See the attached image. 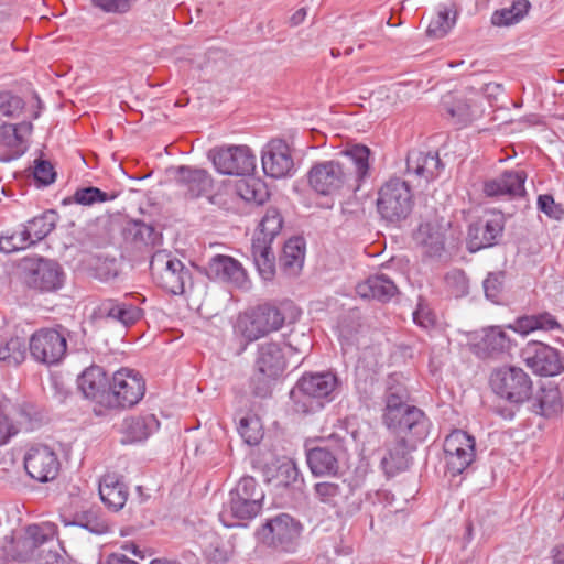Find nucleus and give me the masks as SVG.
<instances>
[{
	"mask_svg": "<svg viewBox=\"0 0 564 564\" xmlns=\"http://www.w3.org/2000/svg\"><path fill=\"white\" fill-rule=\"evenodd\" d=\"M142 315L143 311L132 303L117 299H105L93 310L91 319L99 323L119 324L129 328L138 323Z\"/></svg>",
	"mask_w": 564,
	"mask_h": 564,
	"instance_id": "17",
	"label": "nucleus"
},
{
	"mask_svg": "<svg viewBox=\"0 0 564 564\" xmlns=\"http://www.w3.org/2000/svg\"><path fill=\"white\" fill-rule=\"evenodd\" d=\"M456 14V6L452 0L440 2L436 7V18L427 26V35L434 39L444 37L455 25Z\"/></svg>",
	"mask_w": 564,
	"mask_h": 564,
	"instance_id": "36",
	"label": "nucleus"
},
{
	"mask_svg": "<svg viewBox=\"0 0 564 564\" xmlns=\"http://www.w3.org/2000/svg\"><path fill=\"white\" fill-rule=\"evenodd\" d=\"M33 246L32 240L26 236L25 229L14 231L11 235L0 236V251L11 253Z\"/></svg>",
	"mask_w": 564,
	"mask_h": 564,
	"instance_id": "53",
	"label": "nucleus"
},
{
	"mask_svg": "<svg viewBox=\"0 0 564 564\" xmlns=\"http://www.w3.org/2000/svg\"><path fill=\"white\" fill-rule=\"evenodd\" d=\"M286 368V357L281 343L263 341L257 347L253 361L251 387L254 395L267 398L271 394V383L282 376Z\"/></svg>",
	"mask_w": 564,
	"mask_h": 564,
	"instance_id": "4",
	"label": "nucleus"
},
{
	"mask_svg": "<svg viewBox=\"0 0 564 564\" xmlns=\"http://www.w3.org/2000/svg\"><path fill=\"white\" fill-rule=\"evenodd\" d=\"M376 205L384 221L399 226L409 218L414 207L410 184L401 177H391L379 188Z\"/></svg>",
	"mask_w": 564,
	"mask_h": 564,
	"instance_id": "5",
	"label": "nucleus"
},
{
	"mask_svg": "<svg viewBox=\"0 0 564 564\" xmlns=\"http://www.w3.org/2000/svg\"><path fill=\"white\" fill-rule=\"evenodd\" d=\"M303 531L302 523L288 513H279L265 520L256 531L257 539L268 547L281 552H295Z\"/></svg>",
	"mask_w": 564,
	"mask_h": 564,
	"instance_id": "6",
	"label": "nucleus"
},
{
	"mask_svg": "<svg viewBox=\"0 0 564 564\" xmlns=\"http://www.w3.org/2000/svg\"><path fill=\"white\" fill-rule=\"evenodd\" d=\"M159 427L160 422L154 414L130 416L123 421V443L142 442Z\"/></svg>",
	"mask_w": 564,
	"mask_h": 564,
	"instance_id": "33",
	"label": "nucleus"
},
{
	"mask_svg": "<svg viewBox=\"0 0 564 564\" xmlns=\"http://www.w3.org/2000/svg\"><path fill=\"white\" fill-rule=\"evenodd\" d=\"M527 177L523 170H506L496 177L486 180L482 184V192L487 197L492 198L521 197L525 194Z\"/></svg>",
	"mask_w": 564,
	"mask_h": 564,
	"instance_id": "24",
	"label": "nucleus"
},
{
	"mask_svg": "<svg viewBox=\"0 0 564 564\" xmlns=\"http://www.w3.org/2000/svg\"><path fill=\"white\" fill-rule=\"evenodd\" d=\"M261 159L264 173L273 178L290 176L295 171L291 149L284 140H271Z\"/></svg>",
	"mask_w": 564,
	"mask_h": 564,
	"instance_id": "23",
	"label": "nucleus"
},
{
	"mask_svg": "<svg viewBox=\"0 0 564 564\" xmlns=\"http://www.w3.org/2000/svg\"><path fill=\"white\" fill-rule=\"evenodd\" d=\"M505 225L501 216L469 225L467 248L470 252L495 246L502 236Z\"/></svg>",
	"mask_w": 564,
	"mask_h": 564,
	"instance_id": "27",
	"label": "nucleus"
},
{
	"mask_svg": "<svg viewBox=\"0 0 564 564\" xmlns=\"http://www.w3.org/2000/svg\"><path fill=\"white\" fill-rule=\"evenodd\" d=\"M521 358L533 373L541 377H554L564 371L561 351L541 341H529L521 350Z\"/></svg>",
	"mask_w": 564,
	"mask_h": 564,
	"instance_id": "14",
	"label": "nucleus"
},
{
	"mask_svg": "<svg viewBox=\"0 0 564 564\" xmlns=\"http://www.w3.org/2000/svg\"><path fill=\"white\" fill-rule=\"evenodd\" d=\"M56 534V527L53 523L30 524L25 531V544L35 549L46 543Z\"/></svg>",
	"mask_w": 564,
	"mask_h": 564,
	"instance_id": "50",
	"label": "nucleus"
},
{
	"mask_svg": "<svg viewBox=\"0 0 564 564\" xmlns=\"http://www.w3.org/2000/svg\"><path fill=\"white\" fill-rule=\"evenodd\" d=\"M58 215L55 210H46L35 216L23 226L26 236L32 240V245L43 240L56 227Z\"/></svg>",
	"mask_w": 564,
	"mask_h": 564,
	"instance_id": "39",
	"label": "nucleus"
},
{
	"mask_svg": "<svg viewBox=\"0 0 564 564\" xmlns=\"http://www.w3.org/2000/svg\"><path fill=\"white\" fill-rule=\"evenodd\" d=\"M534 408L535 413L542 416L552 417L557 415L562 411L560 390L557 388L541 389L536 397Z\"/></svg>",
	"mask_w": 564,
	"mask_h": 564,
	"instance_id": "44",
	"label": "nucleus"
},
{
	"mask_svg": "<svg viewBox=\"0 0 564 564\" xmlns=\"http://www.w3.org/2000/svg\"><path fill=\"white\" fill-rule=\"evenodd\" d=\"M339 379L333 371L304 372L290 391L292 410L301 415L321 411L334 400Z\"/></svg>",
	"mask_w": 564,
	"mask_h": 564,
	"instance_id": "2",
	"label": "nucleus"
},
{
	"mask_svg": "<svg viewBox=\"0 0 564 564\" xmlns=\"http://www.w3.org/2000/svg\"><path fill=\"white\" fill-rule=\"evenodd\" d=\"M506 273L503 271L489 272L482 282L484 292L492 303L500 304L505 290Z\"/></svg>",
	"mask_w": 564,
	"mask_h": 564,
	"instance_id": "51",
	"label": "nucleus"
},
{
	"mask_svg": "<svg viewBox=\"0 0 564 564\" xmlns=\"http://www.w3.org/2000/svg\"><path fill=\"white\" fill-rule=\"evenodd\" d=\"M208 158L224 175H249L256 169V155L247 145L216 148L209 151Z\"/></svg>",
	"mask_w": 564,
	"mask_h": 564,
	"instance_id": "13",
	"label": "nucleus"
},
{
	"mask_svg": "<svg viewBox=\"0 0 564 564\" xmlns=\"http://www.w3.org/2000/svg\"><path fill=\"white\" fill-rule=\"evenodd\" d=\"M357 294L364 299L377 300L382 303L389 302L398 294L395 283L386 274L369 276L356 286Z\"/></svg>",
	"mask_w": 564,
	"mask_h": 564,
	"instance_id": "29",
	"label": "nucleus"
},
{
	"mask_svg": "<svg viewBox=\"0 0 564 564\" xmlns=\"http://www.w3.org/2000/svg\"><path fill=\"white\" fill-rule=\"evenodd\" d=\"M476 441L463 430H454L444 440V456L447 470L453 475H459L475 460Z\"/></svg>",
	"mask_w": 564,
	"mask_h": 564,
	"instance_id": "15",
	"label": "nucleus"
},
{
	"mask_svg": "<svg viewBox=\"0 0 564 564\" xmlns=\"http://www.w3.org/2000/svg\"><path fill=\"white\" fill-rule=\"evenodd\" d=\"M32 175L37 187L48 186L54 183L56 178V172L53 164L43 159H36L34 161Z\"/></svg>",
	"mask_w": 564,
	"mask_h": 564,
	"instance_id": "54",
	"label": "nucleus"
},
{
	"mask_svg": "<svg viewBox=\"0 0 564 564\" xmlns=\"http://www.w3.org/2000/svg\"><path fill=\"white\" fill-rule=\"evenodd\" d=\"M110 381L105 369L97 365L86 368L77 379L78 389L85 398L107 408Z\"/></svg>",
	"mask_w": 564,
	"mask_h": 564,
	"instance_id": "26",
	"label": "nucleus"
},
{
	"mask_svg": "<svg viewBox=\"0 0 564 564\" xmlns=\"http://www.w3.org/2000/svg\"><path fill=\"white\" fill-rule=\"evenodd\" d=\"M264 492L251 476L242 477L229 492V499L219 513L220 521L227 528L240 525V521L256 518L261 509Z\"/></svg>",
	"mask_w": 564,
	"mask_h": 564,
	"instance_id": "3",
	"label": "nucleus"
},
{
	"mask_svg": "<svg viewBox=\"0 0 564 564\" xmlns=\"http://www.w3.org/2000/svg\"><path fill=\"white\" fill-rule=\"evenodd\" d=\"M339 341L341 344L343 351L346 354L347 351L356 348L358 345V332L356 329H351L346 325L339 326Z\"/></svg>",
	"mask_w": 564,
	"mask_h": 564,
	"instance_id": "63",
	"label": "nucleus"
},
{
	"mask_svg": "<svg viewBox=\"0 0 564 564\" xmlns=\"http://www.w3.org/2000/svg\"><path fill=\"white\" fill-rule=\"evenodd\" d=\"M306 243L303 237H292L283 246L280 269L288 276H296L303 269Z\"/></svg>",
	"mask_w": 564,
	"mask_h": 564,
	"instance_id": "30",
	"label": "nucleus"
},
{
	"mask_svg": "<svg viewBox=\"0 0 564 564\" xmlns=\"http://www.w3.org/2000/svg\"><path fill=\"white\" fill-rule=\"evenodd\" d=\"M284 319L283 313L276 306L263 304L240 317L238 328L247 340L254 341L279 330Z\"/></svg>",
	"mask_w": 564,
	"mask_h": 564,
	"instance_id": "12",
	"label": "nucleus"
},
{
	"mask_svg": "<svg viewBox=\"0 0 564 564\" xmlns=\"http://www.w3.org/2000/svg\"><path fill=\"white\" fill-rule=\"evenodd\" d=\"M137 0H90L91 6L105 13L124 14Z\"/></svg>",
	"mask_w": 564,
	"mask_h": 564,
	"instance_id": "56",
	"label": "nucleus"
},
{
	"mask_svg": "<svg viewBox=\"0 0 564 564\" xmlns=\"http://www.w3.org/2000/svg\"><path fill=\"white\" fill-rule=\"evenodd\" d=\"M33 131L30 121H22L18 124L3 123L0 126V161L9 162L22 156L29 148V137Z\"/></svg>",
	"mask_w": 564,
	"mask_h": 564,
	"instance_id": "22",
	"label": "nucleus"
},
{
	"mask_svg": "<svg viewBox=\"0 0 564 564\" xmlns=\"http://www.w3.org/2000/svg\"><path fill=\"white\" fill-rule=\"evenodd\" d=\"M251 253L260 276L271 281L275 275V256L271 243H262L259 238H253Z\"/></svg>",
	"mask_w": 564,
	"mask_h": 564,
	"instance_id": "38",
	"label": "nucleus"
},
{
	"mask_svg": "<svg viewBox=\"0 0 564 564\" xmlns=\"http://www.w3.org/2000/svg\"><path fill=\"white\" fill-rule=\"evenodd\" d=\"M442 108L459 127L466 126L474 119L471 105L466 99H456L453 95H446L442 99Z\"/></svg>",
	"mask_w": 564,
	"mask_h": 564,
	"instance_id": "42",
	"label": "nucleus"
},
{
	"mask_svg": "<svg viewBox=\"0 0 564 564\" xmlns=\"http://www.w3.org/2000/svg\"><path fill=\"white\" fill-rule=\"evenodd\" d=\"M413 322L421 328L429 329L435 325L434 314L422 304L413 312Z\"/></svg>",
	"mask_w": 564,
	"mask_h": 564,
	"instance_id": "64",
	"label": "nucleus"
},
{
	"mask_svg": "<svg viewBox=\"0 0 564 564\" xmlns=\"http://www.w3.org/2000/svg\"><path fill=\"white\" fill-rule=\"evenodd\" d=\"M414 240L422 248L424 257L441 258L444 248V235L430 223L421 224L414 234Z\"/></svg>",
	"mask_w": 564,
	"mask_h": 564,
	"instance_id": "35",
	"label": "nucleus"
},
{
	"mask_svg": "<svg viewBox=\"0 0 564 564\" xmlns=\"http://www.w3.org/2000/svg\"><path fill=\"white\" fill-rule=\"evenodd\" d=\"M442 161L437 153L410 151L406 158V172L415 174L426 181L434 178L437 175Z\"/></svg>",
	"mask_w": 564,
	"mask_h": 564,
	"instance_id": "32",
	"label": "nucleus"
},
{
	"mask_svg": "<svg viewBox=\"0 0 564 564\" xmlns=\"http://www.w3.org/2000/svg\"><path fill=\"white\" fill-rule=\"evenodd\" d=\"M492 391L512 404L528 401L533 391L530 376L520 367L505 366L496 369L490 376Z\"/></svg>",
	"mask_w": 564,
	"mask_h": 564,
	"instance_id": "10",
	"label": "nucleus"
},
{
	"mask_svg": "<svg viewBox=\"0 0 564 564\" xmlns=\"http://www.w3.org/2000/svg\"><path fill=\"white\" fill-rule=\"evenodd\" d=\"M531 8L529 0H514L509 8L496 10L491 23L496 26H509L521 21Z\"/></svg>",
	"mask_w": 564,
	"mask_h": 564,
	"instance_id": "43",
	"label": "nucleus"
},
{
	"mask_svg": "<svg viewBox=\"0 0 564 564\" xmlns=\"http://www.w3.org/2000/svg\"><path fill=\"white\" fill-rule=\"evenodd\" d=\"M286 346L289 348L290 357L294 355L306 356L310 352L313 344L308 335L301 333L291 336L286 343Z\"/></svg>",
	"mask_w": 564,
	"mask_h": 564,
	"instance_id": "58",
	"label": "nucleus"
},
{
	"mask_svg": "<svg viewBox=\"0 0 564 564\" xmlns=\"http://www.w3.org/2000/svg\"><path fill=\"white\" fill-rule=\"evenodd\" d=\"M65 273L54 260L40 258L29 269L26 283L31 289L43 293L56 292L63 288Z\"/></svg>",
	"mask_w": 564,
	"mask_h": 564,
	"instance_id": "20",
	"label": "nucleus"
},
{
	"mask_svg": "<svg viewBox=\"0 0 564 564\" xmlns=\"http://www.w3.org/2000/svg\"><path fill=\"white\" fill-rule=\"evenodd\" d=\"M445 283L455 297H463L469 293V280L466 273L460 269H453L445 275Z\"/></svg>",
	"mask_w": 564,
	"mask_h": 564,
	"instance_id": "52",
	"label": "nucleus"
},
{
	"mask_svg": "<svg viewBox=\"0 0 564 564\" xmlns=\"http://www.w3.org/2000/svg\"><path fill=\"white\" fill-rule=\"evenodd\" d=\"M512 346L509 335L499 326H492L484 330L480 341L477 344L484 357H490L507 352Z\"/></svg>",
	"mask_w": 564,
	"mask_h": 564,
	"instance_id": "37",
	"label": "nucleus"
},
{
	"mask_svg": "<svg viewBox=\"0 0 564 564\" xmlns=\"http://www.w3.org/2000/svg\"><path fill=\"white\" fill-rule=\"evenodd\" d=\"M128 488L115 474L105 475L99 482L101 501L113 511L122 509L128 499Z\"/></svg>",
	"mask_w": 564,
	"mask_h": 564,
	"instance_id": "31",
	"label": "nucleus"
},
{
	"mask_svg": "<svg viewBox=\"0 0 564 564\" xmlns=\"http://www.w3.org/2000/svg\"><path fill=\"white\" fill-rule=\"evenodd\" d=\"M517 326L525 334L534 330H553L561 327L555 316L549 312L519 317L517 319Z\"/></svg>",
	"mask_w": 564,
	"mask_h": 564,
	"instance_id": "45",
	"label": "nucleus"
},
{
	"mask_svg": "<svg viewBox=\"0 0 564 564\" xmlns=\"http://www.w3.org/2000/svg\"><path fill=\"white\" fill-rule=\"evenodd\" d=\"M283 227V217L278 208L269 207L261 218L259 228L254 232L253 238H259L262 243H271L281 232Z\"/></svg>",
	"mask_w": 564,
	"mask_h": 564,
	"instance_id": "40",
	"label": "nucleus"
},
{
	"mask_svg": "<svg viewBox=\"0 0 564 564\" xmlns=\"http://www.w3.org/2000/svg\"><path fill=\"white\" fill-rule=\"evenodd\" d=\"M370 149L355 144L341 151L339 159L315 163L307 172L310 187L324 196H340L359 191L369 175Z\"/></svg>",
	"mask_w": 564,
	"mask_h": 564,
	"instance_id": "1",
	"label": "nucleus"
},
{
	"mask_svg": "<svg viewBox=\"0 0 564 564\" xmlns=\"http://www.w3.org/2000/svg\"><path fill=\"white\" fill-rule=\"evenodd\" d=\"M408 399L409 393L404 387H390L386 392L383 421L387 420V417H391L400 413V411L411 406L410 404H406Z\"/></svg>",
	"mask_w": 564,
	"mask_h": 564,
	"instance_id": "49",
	"label": "nucleus"
},
{
	"mask_svg": "<svg viewBox=\"0 0 564 564\" xmlns=\"http://www.w3.org/2000/svg\"><path fill=\"white\" fill-rule=\"evenodd\" d=\"M124 240L135 248L154 247L161 243L162 234L142 220H131L123 229Z\"/></svg>",
	"mask_w": 564,
	"mask_h": 564,
	"instance_id": "34",
	"label": "nucleus"
},
{
	"mask_svg": "<svg viewBox=\"0 0 564 564\" xmlns=\"http://www.w3.org/2000/svg\"><path fill=\"white\" fill-rule=\"evenodd\" d=\"M150 272L154 282L173 295L183 294L186 285L192 284L191 270L166 250H158L152 254Z\"/></svg>",
	"mask_w": 564,
	"mask_h": 564,
	"instance_id": "7",
	"label": "nucleus"
},
{
	"mask_svg": "<svg viewBox=\"0 0 564 564\" xmlns=\"http://www.w3.org/2000/svg\"><path fill=\"white\" fill-rule=\"evenodd\" d=\"M118 197V193L112 192H104L98 187L87 186L80 187L75 191L72 196V200L76 204L83 206H91L96 203H105L113 200Z\"/></svg>",
	"mask_w": 564,
	"mask_h": 564,
	"instance_id": "46",
	"label": "nucleus"
},
{
	"mask_svg": "<svg viewBox=\"0 0 564 564\" xmlns=\"http://www.w3.org/2000/svg\"><path fill=\"white\" fill-rule=\"evenodd\" d=\"M24 468L32 479L40 482H48L57 477L61 463L56 453L51 447L36 445L26 453Z\"/></svg>",
	"mask_w": 564,
	"mask_h": 564,
	"instance_id": "18",
	"label": "nucleus"
},
{
	"mask_svg": "<svg viewBox=\"0 0 564 564\" xmlns=\"http://www.w3.org/2000/svg\"><path fill=\"white\" fill-rule=\"evenodd\" d=\"M538 208L554 219H561L564 210L555 203L552 195L544 194L538 197Z\"/></svg>",
	"mask_w": 564,
	"mask_h": 564,
	"instance_id": "62",
	"label": "nucleus"
},
{
	"mask_svg": "<svg viewBox=\"0 0 564 564\" xmlns=\"http://www.w3.org/2000/svg\"><path fill=\"white\" fill-rule=\"evenodd\" d=\"M145 393L143 376L130 368H121L112 373L108 393V409H130L138 404Z\"/></svg>",
	"mask_w": 564,
	"mask_h": 564,
	"instance_id": "11",
	"label": "nucleus"
},
{
	"mask_svg": "<svg viewBox=\"0 0 564 564\" xmlns=\"http://www.w3.org/2000/svg\"><path fill=\"white\" fill-rule=\"evenodd\" d=\"M237 430L243 442L250 446L258 445L263 437L262 423L253 414L241 417Z\"/></svg>",
	"mask_w": 564,
	"mask_h": 564,
	"instance_id": "47",
	"label": "nucleus"
},
{
	"mask_svg": "<svg viewBox=\"0 0 564 564\" xmlns=\"http://www.w3.org/2000/svg\"><path fill=\"white\" fill-rule=\"evenodd\" d=\"M345 453L343 440L328 441L307 451V465L315 476L335 475L339 468L338 459Z\"/></svg>",
	"mask_w": 564,
	"mask_h": 564,
	"instance_id": "21",
	"label": "nucleus"
},
{
	"mask_svg": "<svg viewBox=\"0 0 564 564\" xmlns=\"http://www.w3.org/2000/svg\"><path fill=\"white\" fill-rule=\"evenodd\" d=\"M24 108V101L21 97L12 95L9 91H0V118L15 117Z\"/></svg>",
	"mask_w": 564,
	"mask_h": 564,
	"instance_id": "55",
	"label": "nucleus"
},
{
	"mask_svg": "<svg viewBox=\"0 0 564 564\" xmlns=\"http://www.w3.org/2000/svg\"><path fill=\"white\" fill-rule=\"evenodd\" d=\"M206 557L215 563H225L229 560L228 550L213 535L210 544L204 549Z\"/></svg>",
	"mask_w": 564,
	"mask_h": 564,
	"instance_id": "61",
	"label": "nucleus"
},
{
	"mask_svg": "<svg viewBox=\"0 0 564 564\" xmlns=\"http://www.w3.org/2000/svg\"><path fill=\"white\" fill-rule=\"evenodd\" d=\"M17 424L15 426L25 430H33L36 426L37 419L34 406L31 404H22L17 408Z\"/></svg>",
	"mask_w": 564,
	"mask_h": 564,
	"instance_id": "59",
	"label": "nucleus"
},
{
	"mask_svg": "<svg viewBox=\"0 0 564 564\" xmlns=\"http://www.w3.org/2000/svg\"><path fill=\"white\" fill-rule=\"evenodd\" d=\"M239 194L247 202L262 204L268 193L263 189V185L256 180L243 182L239 185Z\"/></svg>",
	"mask_w": 564,
	"mask_h": 564,
	"instance_id": "57",
	"label": "nucleus"
},
{
	"mask_svg": "<svg viewBox=\"0 0 564 564\" xmlns=\"http://www.w3.org/2000/svg\"><path fill=\"white\" fill-rule=\"evenodd\" d=\"M175 184L187 199L209 197L214 188V180L206 170L189 165L176 169Z\"/></svg>",
	"mask_w": 564,
	"mask_h": 564,
	"instance_id": "19",
	"label": "nucleus"
},
{
	"mask_svg": "<svg viewBox=\"0 0 564 564\" xmlns=\"http://www.w3.org/2000/svg\"><path fill=\"white\" fill-rule=\"evenodd\" d=\"M68 334V329L61 324L36 329L29 339L32 358L47 366L59 364L67 352Z\"/></svg>",
	"mask_w": 564,
	"mask_h": 564,
	"instance_id": "8",
	"label": "nucleus"
},
{
	"mask_svg": "<svg viewBox=\"0 0 564 564\" xmlns=\"http://www.w3.org/2000/svg\"><path fill=\"white\" fill-rule=\"evenodd\" d=\"M18 432L19 429L9 419L7 405L0 403V446L7 444Z\"/></svg>",
	"mask_w": 564,
	"mask_h": 564,
	"instance_id": "60",
	"label": "nucleus"
},
{
	"mask_svg": "<svg viewBox=\"0 0 564 564\" xmlns=\"http://www.w3.org/2000/svg\"><path fill=\"white\" fill-rule=\"evenodd\" d=\"M72 525L80 527L94 534L108 533L110 528L107 519L101 514L99 509H88L80 512H76L73 516Z\"/></svg>",
	"mask_w": 564,
	"mask_h": 564,
	"instance_id": "41",
	"label": "nucleus"
},
{
	"mask_svg": "<svg viewBox=\"0 0 564 564\" xmlns=\"http://www.w3.org/2000/svg\"><path fill=\"white\" fill-rule=\"evenodd\" d=\"M317 499L334 509L339 518L352 517L361 509V497L355 486L346 479L319 481L314 485Z\"/></svg>",
	"mask_w": 564,
	"mask_h": 564,
	"instance_id": "9",
	"label": "nucleus"
},
{
	"mask_svg": "<svg viewBox=\"0 0 564 564\" xmlns=\"http://www.w3.org/2000/svg\"><path fill=\"white\" fill-rule=\"evenodd\" d=\"M383 423L391 432L397 434L399 438L403 437L406 440V437H410L415 442H421L426 438L431 425L425 413L414 405L400 411V413L391 417H387Z\"/></svg>",
	"mask_w": 564,
	"mask_h": 564,
	"instance_id": "16",
	"label": "nucleus"
},
{
	"mask_svg": "<svg viewBox=\"0 0 564 564\" xmlns=\"http://www.w3.org/2000/svg\"><path fill=\"white\" fill-rule=\"evenodd\" d=\"M25 359V347L19 337H11L0 343V364L4 366H18Z\"/></svg>",
	"mask_w": 564,
	"mask_h": 564,
	"instance_id": "48",
	"label": "nucleus"
},
{
	"mask_svg": "<svg viewBox=\"0 0 564 564\" xmlns=\"http://www.w3.org/2000/svg\"><path fill=\"white\" fill-rule=\"evenodd\" d=\"M206 274L210 280L245 288L248 275L242 264L235 258L226 254H216L207 263Z\"/></svg>",
	"mask_w": 564,
	"mask_h": 564,
	"instance_id": "25",
	"label": "nucleus"
},
{
	"mask_svg": "<svg viewBox=\"0 0 564 564\" xmlns=\"http://www.w3.org/2000/svg\"><path fill=\"white\" fill-rule=\"evenodd\" d=\"M413 446L408 444L403 437L398 438L395 442L387 445V453L381 458V467L388 477L395 476L399 473L405 471L411 463L410 455Z\"/></svg>",
	"mask_w": 564,
	"mask_h": 564,
	"instance_id": "28",
	"label": "nucleus"
}]
</instances>
